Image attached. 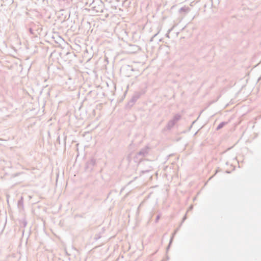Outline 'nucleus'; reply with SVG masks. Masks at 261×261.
<instances>
[{"instance_id": "f257e3e1", "label": "nucleus", "mask_w": 261, "mask_h": 261, "mask_svg": "<svg viewBox=\"0 0 261 261\" xmlns=\"http://www.w3.org/2000/svg\"><path fill=\"white\" fill-rule=\"evenodd\" d=\"M97 160L94 158L92 157L88 160L85 164V170L87 172H91L94 170V168L97 166Z\"/></svg>"}, {"instance_id": "f03ea898", "label": "nucleus", "mask_w": 261, "mask_h": 261, "mask_svg": "<svg viewBox=\"0 0 261 261\" xmlns=\"http://www.w3.org/2000/svg\"><path fill=\"white\" fill-rule=\"evenodd\" d=\"M149 147L147 146H146L145 147L142 148L140 150H139L136 156L134 158V160L135 162H138L139 163H140L142 161V158L139 159L138 160V158L139 156H141L142 157L146 156L149 153Z\"/></svg>"}, {"instance_id": "7ed1b4c3", "label": "nucleus", "mask_w": 261, "mask_h": 261, "mask_svg": "<svg viewBox=\"0 0 261 261\" xmlns=\"http://www.w3.org/2000/svg\"><path fill=\"white\" fill-rule=\"evenodd\" d=\"M190 10L189 7L184 6L180 8L178 12L181 15H186L190 12Z\"/></svg>"}, {"instance_id": "20e7f679", "label": "nucleus", "mask_w": 261, "mask_h": 261, "mask_svg": "<svg viewBox=\"0 0 261 261\" xmlns=\"http://www.w3.org/2000/svg\"><path fill=\"white\" fill-rule=\"evenodd\" d=\"M141 94L140 92H136L134 93L133 96L132 97L130 101L135 104L136 101L140 98Z\"/></svg>"}, {"instance_id": "39448f33", "label": "nucleus", "mask_w": 261, "mask_h": 261, "mask_svg": "<svg viewBox=\"0 0 261 261\" xmlns=\"http://www.w3.org/2000/svg\"><path fill=\"white\" fill-rule=\"evenodd\" d=\"M123 69L128 71V76H130L132 75L130 72L134 71V69L133 68L132 66L130 65H125L123 66Z\"/></svg>"}, {"instance_id": "423d86ee", "label": "nucleus", "mask_w": 261, "mask_h": 261, "mask_svg": "<svg viewBox=\"0 0 261 261\" xmlns=\"http://www.w3.org/2000/svg\"><path fill=\"white\" fill-rule=\"evenodd\" d=\"M175 124L176 123L174 121H173L172 120H170L168 121L165 129L170 130L175 125Z\"/></svg>"}, {"instance_id": "0eeeda50", "label": "nucleus", "mask_w": 261, "mask_h": 261, "mask_svg": "<svg viewBox=\"0 0 261 261\" xmlns=\"http://www.w3.org/2000/svg\"><path fill=\"white\" fill-rule=\"evenodd\" d=\"M181 118V116L179 114H176L175 115L171 120L174 121L175 123H176Z\"/></svg>"}, {"instance_id": "6e6552de", "label": "nucleus", "mask_w": 261, "mask_h": 261, "mask_svg": "<svg viewBox=\"0 0 261 261\" xmlns=\"http://www.w3.org/2000/svg\"><path fill=\"white\" fill-rule=\"evenodd\" d=\"M228 122L223 121L221 122L217 126L216 130H218L221 128H222L225 125L228 124Z\"/></svg>"}, {"instance_id": "1a4fd4ad", "label": "nucleus", "mask_w": 261, "mask_h": 261, "mask_svg": "<svg viewBox=\"0 0 261 261\" xmlns=\"http://www.w3.org/2000/svg\"><path fill=\"white\" fill-rule=\"evenodd\" d=\"M134 103H133L131 101H129L127 103L125 106V109L127 110H129L131 108L134 106Z\"/></svg>"}, {"instance_id": "9d476101", "label": "nucleus", "mask_w": 261, "mask_h": 261, "mask_svg": "<svg viewBox=\"0 0 261 261\" xmlns=\"http://www.w3.org/2000/svg\"><path fill=\"white\" fill-rule=\"evenodd\" d=\"M19 224L21 227H25L27 225V222L25 220L23 219L20 221Z\"/></svg>"}, {"instance_id": "9b49d317", "label": "nucleus", "mask_w": 261, "mask_h": 261, "mask_svg": "<svg viewBox=\"0 0 261 261\" xmlns=\"http://www.w3.org/2000/svg\"><path fill=\"white\" fill-rule=\"evenodd\" d=\"M173 237H171L170 239V241H169V244H168V246H167V247L166 248V251H167V252L169 250V249H170V248L171 247V244H172V243L173 242Z\"/></svg>"}, {"instance_id": "f8f14e48", "label": "nucleus", "mask_w": 261, "mask_h": 261, "mask_svg": "<svg viewBox=\"0 0 261 261\" xmlns=\"http://www.w3.org/2000/svg\"><path fill=\"white\" fill-rule=\"evenodd\" d=\"M17 204H18V206L19 207L23 206V197H21V198L18 201Z\"/></svg>"}, {"instance_id": "ddd939ff", "label": "nucleus", "mask_w": 261, "mask_h": 261, "mask_svg": "<svg viewBox=\"0 0 261 261\" xmlns=\"http://www.w3.org/2000/svg\"><path fill=\"white\" fill-rule=\"evenodd\" d=\"M187 214H186L182 218V221H181V222L180 223V225H179V227H180L182 223H184V222L187 219Z\"/></svg>"}, {"instance_id": "4468645a", "label": "nucleus", "mask_w": 261, "mask_h": 261, "mask_svg": "<svg viewBox=\"0 0 261 261\" xmlns=\"http://www.w3.org/2000/svg\"><path fill=\"white\" fill-rule=\"evenodd\" d=\"M161 214H158V215L156 216V218H155V221H154V222H155V223H157L159 222V220H160V218H161Z\"/></svg>"}, {"instance_id": "2eb2a0df", "label": "nucleus", "mask_w": 261, "mask_h": 261, "mask_svg": "<svg viewBox=\"0 0 261 261\" xmlns=\"http://www.w3.org/2000/svg\"><path fill=\"white\" fill-rule=\"evenodd\" d=\"M179 226L174 231V232L172 233V236L171 237H173V239L174 238L175 235L176 234V233L177 232V231L179 230Z\"/></svg>"}, {"instance_id": "dca6fc26", "label": "nucleus", "mask_w": 261, "mask_h": 261, "mask_svg": "<svg viewBox=\"0 0 261 261\" xmlns=\"http://www.w3.org/2000/svg\"><path fill=\"white\" fill-rule=\"evenodd\" d=\"M29 32L31 34H34V32H33V30L32 28H29Z\"/></svg>"}, {"instance_id": "f3484780", "label": "nucleus", "mask_w": 261, "mask_h": 261, "mask_svg": "<svg viewBox=\"0 0 261 261\" xmlns=\"http://www.w3.org/2000/svg\"><path fill=\"white\" fill-rule=\"evenodd\" d=\"M196 120H195V121H194L192 123L191 125L190 126V127H189V130H190L191 129V128L192 127L193 125V124H194V123L196 122Z\"/></svg>"}, {"instance_id": "a211bd4d", "label": "nucleus", "mask_w": 261, "mask_h": 261, "mask_svg": "<svg viewBox=\"0 0 261 261\" xmlns=\"http://www.w3.org/2000/svg\"><path fill=\"white\" fill-rule=\"evenodd\" d=\"M99 238H100V236L99 235V234H96L95 235V239L97 240L98 239H99Z\"/></svg>"}, {"instance_id": "6ab92c4d", "label": "nucleus", "mask_w": 261, "mask_h": 261, "mask_svg": "<svg viewBox=\"0 0 261 261\" xmlns=\"http://www.w3.org/2000/svg\"><path fill=\"white\" fill-rule=\"evenodd\" d=\"M56 142L57 143H58L59 144H60V136H58L57 139V140H56Z\"/></svg>"}, {"instance_id": "aec40b11", "label": "nucleus", "mask_w": 261, "mask_h": 261, "mask_svg": "<svg viewBox=\"0 0 261 261\" xmlns=\"http://www.w3.org/2000/svg\"><path fill=\"white\" fill-rule=\"evenodd\" d=\"M171 31V29L169 30L168 33H167V34H166V37H167L169 38V33H170V32Z\"/></svg>"}, {"instance_id": "412c9836", "label": "nucleus", "mask_w": 261, "mask_h": 261, "mask_svg": "<svg viewBox=\"0 0 261 261\" xmlns=\"http://www.w3.org/2000/svg\"><path fill=\"white\" fill-rule=\"evenodd\" d=\"M132 46H133V47H134L135 48V49H137L138 50L139 49V47L138 46H137V45H132Z\"/></svg>"}, {"instance_id": "4be33fe9", "label": "nucleus", "mask_w": 261, "mask_h": 261, "mask_svg": "<svg viewBox=\"0 0 261 261\" xmlns=\"http://www.w3.org/2000/svg\"><path fill=\"white\" fill-rule=\"evenodd\" d=\"M127 160H128V162H130V155H128L127 156Z\"/></svg>"}, {"instance_id": "5701e85b", "label": "nucleus", "mask_w": 261, "mask_h": 261, "mask_svg": "<svg viewBox=\"0 0 261 261\" xmlns=\"http://www.w3.org/2000/svg\"><path fill=\"white\" fill-rule=\"evenodd\" d=\"M157 34H155L150 39V41H152L153 38Z\"/></svg>"}, {"instance_id": "b1692460", "label": "nucleus", "mask_w": 261, "mask_h": 261, "mask_svg": "<svg viewBox=\"0 0 261 261\" xmlns=\"http://www.w3.org/2000/svg\"><path fill=\"white\" fill-rule=\"evenodd\" d=\"M149 172V170L142 171V173H144Z\"/></svg>"}, {"instance_id": "393cba45", "label": "nucleus", "mask_w": 261, "mask_h": 261, "mask_svg": "<svg viewBox=\"0 0 261 261\" xmlns=\"http://www.w3.org/2000/svg\"><path fill=\"white\" fill-rule=\"evenodd\" d=\"M192 208H193V206H192V205H191V206H190L189 208V210H190L192 209Z\"/></svg>"}, {"instance_id": "a878e982", "label": "nucleus", "mask_w": 261, "mask_h": 261, "mask_svg": "<svg viewBox=\"0 0 261 261\" xmlns=\"http://www.w3.org/2000/svg\"><path fill=\"white\" fill-rule=\"evenodd\" d=\"M167 259H169V257L168 256H167Z\"/></svg>"}, {"instance_id": "bb28decb", "label": "nucleus", "mask_w": 261, "mask_h": 261, "mask_svg": "<svg viewBox=\"0 0 261 261\" xmlns=\"http://www.w3.org/2000/svg\"><path fill=\"white\" fill-rule=\"evenodd\" d=\"M226 172H227V173H230V172H229V171H226Z\"/></svg>"}, {"instance_id": "cd10ccee", "label": "nucleus", "mask_w": 261, "mask_h": 261, "mask_svg": "<svg viewBox=\"0 0 261 261\" xmlns=\"http://www.w3.org/2000/svg\"><path fill=\"white\" fill-rule=\"evenodd\" d=\"M162 261H165V260H162Z\"/></svg>"}]
</instances>
